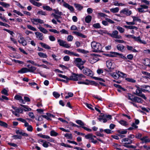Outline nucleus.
<instances>
[{
	"instance_id": "1",
	"label": "nucleus",
	"mask_w": 150,
	"mask_h": 150,
	"mask_svg": "<svg viewBox=\"0 0 150 150\" xmlns=\"http://www.w3.org/2000/svg\"><path fill=\"white\" fill-rule=\"evenodd\" d=\"M91 46L93 49V51L95 52H102V47L101 45L96 42H93L91 43Z\"/></svg>"
},
{
	"instance_id": "2",
	"label": "nucleus",
	"mask_w": 150,
	"mask_h": 150,
	"mask_svg": "<svg viewBox=\"0 0 150 150\" xmlns=\"http://www.w3.org/2000/svg\"><path fill=\"white\" fill-rule=\"evenodd\" d=\"M86 62V60H82L81 59L79 58H76L74 60V63L81 70H82L84 68L83 65Z\"/></svg>"
},
{
	"instance_id": "3",
	"label": "nucleus",
	"mask_w": 150,
	"mask_h": 150,
	"mask_svg": "<svg viewBox=\"0 0 150 150\" xmlns=\"http://www.w3.org/2000/svg\"><path fill=\"white\" fill-rule=\"evenodd\" d=\"M85 78V76L81 74H78L73 73L72 75L69 78V79L70 80L77 81L78 80H81L82 78Z\"/></svg>"
},
{
	"instance_id": "4",
	"label": "nucleus",
	"mask_w": 150,
	"mask_h": 150,
	"mask_svg": "<svg viewBox=\"0 0 150 150\" xmlns=\"http://www.w3.org/2000/svg\"><path fill=\"white\" fill-rule=\"evenodd\" d=\"M57 42L60 46L66 48H70L71 46L70 44L67 43L66 41L61 39L58 40Z\"/></svg>"
},
{
	"instance_id": "5",
	"label": "nucleus",
	"mask_w": 150,
	"mask_h": 150,
	"mask_svg": "<svg viewBox=\"0 0 150 150\" xmlns=\"http://www.w3.org/2000/svg\"><path fill=\"white\" fill-rule=\"evenodd\" d=\"M76 122L78 124L80 125L81 126L80 127H81L82 128H83L85 130H86L87 131H88L89 132H91L92 131L91 129L84 126H85L86 124L84 123L81 120H76Z\"/></svg>"
},
{
	"instance_id": "6",
	"label": "nucleus",
	"mask_w": 150,
	"mask_h": 150,
	"mask_svg": "<svg viewBox=\"0 0 150 150\" xmlns=\"http://www.w3.org/2000/svg\"><path fill=\"white\" fill-rule=\"evenodd\" d=\"M118 32L117 30H115L113 31L111 33H109L108 35L111 37L116 39H122V37L120 35H118Z\"/></svg>"
},
{
	"instance_id": "7",
	"label": "nucleus",
	"mask_w": 150,
	"mask_h": 150,
	"mask_svg": "<svg viewBox=\"0 0 150 150\" xmlns=\"http://www.w3.org/2000/svg\"><path fill=\"white\" fill-rule=\"evenodd\" d=\"M136 87L137 89L136 91V95L142 97L144 99H146V97L145 95L142 93L141 88L138 86H136Z\"/></svg>"
},
{
	"instance_id": "8",
	"label": "nucleus",
	"mask_w": 150,
	"mask_h": 150,
	"mask_svg": "<svg viewBox=\"0 0 150 150\" xmlns=\"http://www.w3.org/2000/svg\"><path fill=\"white\" fill-rule=\"evenodd\" d=\"M121 142L123 143V146L125 147L126 145H128V144H132L133 141L127 137L122 139Z\"/></svg>"
},
{
	"instance_id": "9",
	"label": "nucleus",
	"mask_w": 150,
	"mask_h": 150,
	"mask_svg": "<svg viewBox=\"0 0 150 150\" xmlns=\"http://www.w3.org/2000/svg\"><path fill=\"white\" fill-rule=\"evenodd\" d=\"M32 23L34 25H37L38 23L43 24L44 23L43 20L38 18H33L31 19Z\"/></svg>"
},
{
	"instance_id": "10",
	"label": "nucleus",
	"mask_w": 150,
	"mask_h": 150,
	"mask_svg": "<svg viewBox=\"0 0 150 150\" xmlns=\"http://www.w3.org/2000/svg\"><path fill=\"white\" fill-rule=\"evenodd\" d=\"M100 57V56L99 55L93 54L92 57L91 58V59H92L91 60L92 62L91 63H93L96 62L99 60V57Z\"/></svg>"
},
{
	"instance_id": "11",
	"label": "nucleus",
	"mask_w": 150,
	"mask_h": 150,
	"mask_svg": "<svg viewBox=\"0 0 150 150\" xmlns=\"http://www.w3.org/2000/svg\"><path fill=\"white\" fill-rule=\"evenodd\" d=\"M18 42L20 44H22L23 46H25L27 45V41L25 40L24 38L21 36H20L19 38V39L18 40Z\"/></svg>"
},
{
	"instance_id": "12",
	"label": "nucleus",
	"mask_w": 150,
	"mask_h": 150,
	"mask_svg": "<svg viewBox=\"0 0 150 150\" xmlns=\"http://www.w3.org/2000/svg\"><path fill=\"white\" fill-rule=\"evenodd\" d=\"M83 71L84 74L87 75L91 76L93 75L92 71L89 69L85 68Z\"/></svg>"
},
{
	"instance_id": "13",
	"label": "nucleus",
	"mask_w": 150,
	"mask_h": 150,
	"mask_svg": "<svg viewBox=\"0 0 150 150\" xmlns=\"http://www.w3.org/2000/svg\"><path fill=\"white\" fill-rule=\"evenodd\" d=\"M120 13L125 14L127 16H128L131 15L132 13V12L131 11L129 10L128 9L124 8L120 11Z\"/></svg>"
},
{
	"instance_id": "14",
	"label": "nucleus",
	"mask_w": 150,
	"mask_h": 150,
	"mask_svg": "<svg viewBox=\"0 0 150 150\" xmlns=\"http://www.w3.org/2000/svg\"><path fill=\"white\" fill-rule=\"evenodd\" d=\"M133 39L135 40V41H137L139 43L143 44H146V42L145 41L142 40H141L139 36L136 37L134 36V37H133Z\"/></svg>"
},
{
	"instance_id": "15",
	"label": "nucleus",
	"mask_w": 150,
	"mask_h": 150,
	"mask_svg": "<svg viewBox=\"0 0 150 150\" xmlns=\"http://www.w3.org/2000/svg\"><path fill=\"white\" fill-rule=\"evenodd\" d=\"M117 49L119 51L123 52L125 51V47L122 45L119 44L117 45L116 47Z\"/></svg>"
},
{
	"instance_id": "16",
	"label": "nucleus",
	"mask_w": 150,
	"mask_h": 150,
	"mask_svg": "<svg viewBox=\"0 0 150 150\" xmlns=\"http://www.w3.org/2000/svg\"><path fill=\"white\" fill-rule=\"evenodd\" d=\"M63 6L67 8L71 12H74V8L73 6H72L70 5L69 4L66 3H64V4H63Z\"/></svg>"
},
{
	"instance_id": "17",
	"label": "nucleus",
	"mask_w": 150,
	"mask_h": 150,
	"mask_svg": "<svg viewBox=\"0 0 150 150\" xmlns=\"http://www.w3.org/2000/svg\"><path fill=\"white\" fill-rule=\"evenodd\" d=\"M14 98L16 100H19L20 102L21 103L25 104V101L22 99V97L19 95H16L15 96Z\"/></svg>"
},
{
	"instance_id": "18",
	"label": "nucleus",
	"mask_w": 150,
	"mask_h": 150,
	"mask_svg": "<svg viewBox=\"0 0 150 150\" xmlns=\"http://www.w3.org/2000/svg\"><path fill=\"white\" fill-rule=\"evenodd\" d=\"M35 34L36 37L38 38L40 40H42L43 39L44 37L43 36V34L42 33L37 32H35Z\"/></svg>"
},
{
	"instance_id": "19",
	"label": "nucleus",
	"mask_w": 150,
	"mask_h": 150,
	"mask_svg": "<svg viewBox=\"0 0 150 150\" xmlns=\"http://www.w3.org/2000/svg\"><path fill=\"white\" fill-rule=\"evenodd\" d=\"M141 140L143 143H147L150 142V139L148 138L147 136H144L141 139Z\"/></svg>"
},
{
	"instance_id": "20",
	"label": "nucleus",
	"mask_w": 150,
	"mask_h": 150,
	"mask_svg": "<svg viewBox=\"0 0 150 150\" xmlns=\"http://www.w3.org/2000/svg\"><path fill=\"white\" fill-rule=\"evenodd\" d=\"M98 119L100 121H103V123H105L107 121L106 117L104 115L100 116Z\"/></svg>"
},
{
	"instance_id": "21",
	"label": "nucleus",
	"mask_w": 150,
	"mask_h": 150,
	"mask_svg": "<svg viewBox=\"0 0 150 150\" xmlns=\"http://www.w3.org/2000/svg\"><path fill=\"white\" fill-rule=\"evenodd\" d=\"M72 33H73L75 34L77 36L81 37L84 38H86V35L78 32L73 31Z\"/></svg>"
},
{
	"instance_id": "22",
	"label": "nucleus",
	"mask_w": 150,
	"mask_h": 150,
	"mask_svg": "<svg viewBox=\"0 0 150 150\" xmlns=\"http://www.w3.org/2000/svg\"><path fill=\"white\" fill-rule=\"evenodd\" d=\"M30 2L34 5L37 7H40L42 5V4L41 3L35 1L34 0H30Z\"/></svg>"
},
{
	"instance_id": "23",
	"label": "nucleus",
	"mask_w": 150,
	"mask_h": 150,
	"mask_svg": "<svg viewBox=\"0 0 150 150\" xmlns=\"http://www.w3.org/2000/svg\"><path fill=\"white\" fill-rule=\"evenodd\" d=\"M143 101V100L138 97L135 96L134 98L133 102H136L139 103H142Z\"/></svg>"
},
{
	"instance_id": "24",
	"label": "nucleus",
	"mask_w": 150,
	"mask_h": 150,
	"mask_svg": "<svg viewBox=\"0 0 150 150\" xmlns=\"http://www.w3.org/2000/svg\"><path fill=\"white\" fill-rule=\"evenodd\" d=\"M74 5L77 10L79 11H81L83 8V7L79 4L75 3Z\"/></svg>"
},
{
	"instance_id": "25",
	"label": "nucleus",
	"mask_w": 150,
	"mask_h": 150,
	"mask_svg": "<svg viewBox=\"0 0 150 150\" xmlns=\"http://www.w3.org/2000/svg\"><path fill=\"white\" fill-rule=\"evenodd\" d=\"M28 72V69L26 68H22L18 71V72L20 74Z\"/></svg>"
},
{
	"instance_id": "26",
	"label": "nucleus",
	"mask_w": 150,
	"mask_h": 150,
	"mask_svg": "<svg viewBox=\"0 0 150 150\" xmlns=\"http://www.w3.org/2000/svg\"><path fill=\"white\" fill-rule=\"evenodd\" d=\"M126 47L127 50L129 51H131L134 52H138V51L137 50L135 49L133 47L131 46H129L128 45H127Z\"/></svg>"
},
{
	"instance_id": "27",
	"label": "nucleus",
	"mask_w": 150,
	"mask_h": 150,
	"mask_svg": "<svg viewBox=\"0 0 150 150\" xmlns=\"http://www.w3.org/2000/svg\"><path fill=\"white\" fill-rule=\"evenodd\" d=\"M0 5L3 6L4 7L7 8L9 7L10 4L4 2H1L0 1Z\"/></svg>"
},
{
	"instance_id": "28",
	"label": "nucleus",
	"mask_w": 150,
	"mask_h": 150,
	"mask_svg": "<svg viewBox=\"0 0 150 150\" xmlns=\"http://www.w3.org/2000/svg\"><path fill=\"white\" fill-rule=\"evenodd\" d=\"M40 44L41 45L42 47L45 49H51V47L50 46L45 43L41 42L40 43Z\"/></svg>"
},
{
	"instance_id": "29",
	"label": "nucleus",
	"mask_w": 150,
	"mask_h": 150,
	"mask_svg": "<svg viewBox=\"0 0 150 150\" xmlns=\"http://www.w3.org/2000/svg\"><path fill=\"white\" fill-rule=\"evenodd\" d=\"M117 74L119 76V77H121L122 78H125L127 76V75L126 74L119 71H117Z\"/></svg>"
},
{
	"instance_id": "30",
	"label": "nucleus",
	"mask_w": 150,
	"mask_h": 150,
	"mask_svg": "<svg viewBox=\"0 0 150 150\" xmlns=\"http://www.w3.org/2000/svg\"><path fill=\"white\" fill-rule=\"evenodd\" d=\"M20 105L21 107L24 108V110L25 111H30L31 110V109L29 108L28 105L20 104Z\"/></svg>"
},
{
	"instance_id": "31",
	"label": "nucleus",
	"mask_w": 150,
	"mask_h": 150,
	"mask_svg": "<svg viewBox=\"0 0 150 150\" xmlns=\"http://www.w3.org/2000/svg\"><path fill=\"white\" fill-rule=\"evenodd\" d=\"M124 27L126 28L130 29H135L136 30H137L138 29V28L137 27L132 26V25H125Z\"/></svg>"
},
{
	"instance_id": "32",
	"label": "nucleus",
	"mask_w": 150,
	"mask_h": 150,
	"mask_svg": "<svg viewBox=\"0 0 150 150\" xmlns=\"http://www.w3.org/2000/svg\"><path fill=\"white\" fill-rule=\"evenodd\" d=\"M144 65L149 67H150V59H146L144 61Z\"/></svg>"
},
{
	"instance_id": "33",
	"label": "nucleus",
	"mask_w": 150,
	"mask_h": 150,
	"mask_svg": "<svg viewBox=\"0 0 150 150\" xmlns=\"http://www.w3.org/2000/svg\"><path fill=\"white\" fill-rule=\"evenodd\" d=\"M92 17L91 16L88 15L87 16L85 19V22L87 23H89L91 21Z\"/></svg>"
},
{
	"instance_id": "34",
	"label": "nucleus",
	"mask_w": 150,
	"mask_h": 150,
	"mask_svg": "<svg viewBox=\"0 0 150 150\" xmlns=\"http://www.w3.org/2000/svg\"><path fill=\"white\" fill-rule=\"evenodd\" d=\"M38 54L41 58H47V57L46 54L41 52H38Z\"/></svg>"
},
{
	"instance_id": "35",
	"label": "nucleus",
	"mask_w": 150,
	"mask_h": 150,
	"mask_svg": "<svg viewBox=\"0 0 150 150\" xmlns=\"http://www.w3.org/2000/svg\"><path fill=\"white\" fill-rule=\"evenodd\" d=\"M106 64L107 67L109 69H110L111 68L112 63L111 61L108 60L106 62Z\"/></svg>"
},
{
	"instance_id": "36",
	"label": "nucleus",
	"mask_w": 150,
	"mask_h": 150,
	"mask_svg": "<svg viewBox=\"0 0 150 150\" xmlns=\"http://www.w3.org/2000/svg\"><path fill=\"white\" fill-rule=\"evenodd\" d=\"M141 87L146 88L147 92H150V86L146 85H144L141 86Z\"/></svg>"
},
{
	"instance_id": "37",
	"label": "nucleus",
	"mask_w": 150,
	"mask_h": 150,
	"mask_svg": "<svg viewBox=\"0 0 150 150\" xmlns=\"http://www.w3.org/2000/svg\"><path fill=\"white\" fill-rule=\"evenodd\" d=\"M117 29L119 31L120 33H123L124 32L125 29L122 27L118 26L116 27Z\"/></svg>"
},
{
	"instance_id": "38",
	"label": "nucleus",
	"mask_w": 150,
	"mask_h": 150,
	"mask_svg": "<svg viewBox=\"0 0 150 150\" xmlns=\"http://www.w3.org/2000/svg\"><path fill=\"white\" fill-rule=\"evenodd\" d=\"M38 28L40 30L41 32L44 33L46 34L48 32V31L46 29L42 27H39Z\"/></svg>"
},
{
	"instance_id": "39",
	"label": "nucleus",
	"mask_w": 150,
	"mask_h": 150,
	"mask_svg": "<svg viewBox=\"0 0 150 150\" xmlns=\"http://www.w3.org/2000/svg\"><path fill=\"white\" fill-rule=\"evenodd\" d=\"M142 73L144 75L146 76H144L145 78H149V77H150V73L145 71H142Z\"/></svg>"
},
{
	"instance_id": "40",
	"label": "nucleus",
	"mask_w": 150,
	"mask_h": 150,
	"mask_svg": "<svg viewBox=\"0 0 150 150\" xmlns=\"http://www.w3.org/2000/svg\"><path fill=\"white\" fill-rule=\"evenodd\" d=\"M111 76L115 79H117L119 78V76L117 72H114L111 74Z\"/></svg>"
},
{
	"instance_id": "41",
	"label": "nucleus",
	"mask_w": 150,
	"mask_h": 150,
	"mask_svg": "<svg viewBox=\"0 0 150 150\" xmlns=\"http://www.w3.org/2000/svg\"><path fill=\"white\" fill-rule=\"evenodd\" d=\"M43 9L46 10L47 11H51L52 10V8L48 6H42Z\"/></svg>"
},
{
	"instance_id": "42",
	"label": "nucleus",
	"mask_w": 150,
	"mask_h": 150,
	"mask_svg": "<svg viewBox=\"0 0 150 150\" xmlns=\"http://www.w3.org/2000/svg\"><path fill=\"white\" fill-rule=\"evenodd\" d=\"M117 132L121 134H125L127 133V131L126 129L119 130L117 131Z\"/></svg>"
},
{
	"instance_id": "43",
	"label": "nucleus",
	"mask_w": 150,
	"mask_h": 150,
	"mask_svg": "<svg viewBox=\"0 0 150 150\" xmlns=\"http://www.w3.org/2000/svg\"><path fill=\"white\" fill-rule=\"evenodd\" d=\"M110 54L111 57H115L120 54L119 53L115 52H110Z\"/></svg>"
},
{
	"instance_id": "44",
	"label": "nucleus",
	"mask_w": 150,
	"mask_h": 150,
	"mask_svg": "<svg viewBox=\"0 0 150 150\" xmlns=\"http://www.w3.org/2000/svg\"><path fill=\"white\" fill-rule=\"evenodd\" d=\"M111 12L113 13H117L119 10V8L118 7H116L114 8H111L110 9Z\"/></svg>"
},
{
	"instance_id": "45",
	"label": "nucleus",
	"mask_w": 150,
	"mask_h": 150,
	"mask_svg": "<svg viewBox=\"0 0 150 150\" xmlns=\"http://www.w3.org/2000/svg\"><path fill=\"white\" fill-rule=\"evenodd\" d=\"M132 17L133 19V21H134V22L138 21L139 22H141V19L138 18V17L134 16H132Z\"/></svg>"
},
{
	"instance_id": "46",
	"label": "nucleus",
	"mask_w": 150,
	"mask_h": 150,
	"mask_svg": "<svg viewBox=\"0 0 150 150\" xmlns=\"http://www.w3.org/2000/svg\"><path fill=\"white\" fill-rule=\"evenodd\" d=\"M134 96L130 94H128V99L131 100L132 102H133L134 100Z\"/></svg>"
},
{
	"instance_id": "47",
	"label": "nucleus",
	"mask_w": 150,
	"mask_h": 150,
	"mask_svg": "<svg viewBox=\"0 0 150 150\" xmlns=\"http://www.w3.org/2000/svg\"><path fill=\"white\" fill-rule=\"evenodd\" d=\"M36 68L34 67L31 66L28 69V72H33L36 69Z\"/></svg>"
},
{
	"instance_id": "48",
	"label": "nucleus",
	"mask_w": 150,
	"mask_h": 150,
	"mask_svg": "<svg viewBox=\"0 0 150 150\" xmlns=\"http://www.w3.org/2000/svg\"><path fill=\"white\" fill-rule=\"evenodd\" d=\"M38 136H40L41 138L46 139H48L50 138V137L48 135H43L42 134H38Z\"/></svg>"
},
{
	"instance_id": "49",
	"label": "nucleus",
	"mask_w": 150,
	"mask_h": 150,
	"mask_svg": "<svg viewBox=\"0 0 150 150\" xmlns=\"http://www.w3.org/2000/svg\"><path fill=\"white\" fill-rule=\"evenodd\" d=\"M86 82L83 81H78L77 82V83L78 84H84L86 85H88L89 84V82L86 79Z\"/></svg>"
},
{
	"instance_id": "50",
	"label": "nucleus",
	"mask_w": 150,
	"mask_h": 150,
	"mask_svg": "<svg viewBox=\"0 0 150 150\" xmlns=\"http://www.w3.org/2000/svg\"><path fill=\"white\" fill-rule=\"evenodd\" d=\"M50 134L52 136H56L58 134L54 130H52L50 132Z\"/></svg>"
},
{
	"instance_id": "51",
	"label": "nucleus",
	"mask_w": 150,
	"mask_h": 150,
	"mask_svg": "<svg viewBox=\"0 0 150 150\" xmlns=\"http://www.w3.org/2000/svg\"><path fill=\"white\" fill-rule=\"evenodd\" d=\"M53 10L54 11L55 14L59 15L61 16L63 14L62 12L59 11L58 9H54Z\"/></svg>"
},
{
	"instance_id": "52",
	"label": "nucleus",
	"mask_w": 150,
	"mask_h": 150,
	"mask_svg": "<svg viewBox=\"0 0 150 150\" xmlns=\"http://www.w3.org/2000/svg\"><path fill=\"white\" fill-rule=\"evenodd\" d=\"M64 136L68 139H72V136L71 134L66 133L65 134Z\"/></svg>"
},
{
	"instance_id": "53",
	"label": "nucleus",
	"mask_w": 150,
	"mask_h": 150,
	"mask_svg": "<svg viewBox=\"0 0 150 150\" xmlns=\"http://www.w3.org/2000/svg\"><path fill=\"white\" fill-rule=\"evenodd\" d=\"M0 125L1 126L7 127H8V124L6 122L0 120Z\"/></svg>"
},
{
	"instance_id": "54",
	"label": "nucleus",
	"mask_w": 150,
	"mask_h": 150,
	"mask_svg": "<svg viewBox=\"0 0 150 150\" xmlns=\"http://www.w3.org/2000/svg\"><path fill=\"white\" fill-rule=\"evenodd\" d=\"M27 27L30 30L33 31H36V28L33 27V26H32L30 25H27Z\"/></svg>"
},
{
	"instance_id": "55",
	"label": "nucleus",
	"mask_w": 150,
	"mask_h": 150,
	"mask_svg": "<svg viewBox=\"0 0 150 150\" xmlns=\"http://www.w3.org/2000/svg\"><path fill=\"white\" fill-rule=\"evenodd\" d=\"M53 94L54 97L57 98L59 97L60 95L57 92L54 91L53 93Z\"/></svg>"
},
{
	"instance_id": "56",
	"label": "nucleus",
	"mask_w": 150,
	"mask_h": 150,
	"mask_svg": "<svg viewBox=\"0 0 150 150\" xmlns=\"http://www.w3.org/2000/svg\"><path fill=\"white\" fill-rule=\"evenodd\" d=\"M93 27L96 28H101L100 25L98 23H97L93 24Z\"/></svg>"
},
{
	"instance_id": "57",
	"label": "nucleus",
	"mask_w": 150,
	"mask_h": 150,
	"mask_svg": "<svg viewBox=\"0 0 150 150\" xmlns=\"http://www.w3.org/2000/svg\"><path fill=\"white\" fill-rule=\"evenodd\" d=\"M38 14H40L41 15L46 16L47 15V14L46 13V12L44 11H43L42 10L39 11L38 13Z\"/></svg>"
},
{
	"instance_id": "58",
	"label": "nucleus",
	"mask_w": 150,
	"mask_h": 150,
	"mask_svg": "<svg viewBox=\"0 0 150 150\" xmlns=\"http://www.w3.org/2000/svg\"><path fill=\"white\" fill-rule=\"evenodd\" d=\"M1 93L5 95L8 96V91L6 90L5 89H4L2 90L1 91Z\"/></svg>"
},
{
	"instance_id": "59",
	"label": "nucleus",
	"mask_w": 150,
	"mask_h": 150,
	"mask_svg": "<svg viewBox=\"0 0 150 150\" xmlns=\"http://www.w3.org/2000/svg\"><path fill=\"white\" fill-rule=\"evenodd\" d=\"M126 80L129 82H131L133 83H134L136 82V81L132 78H126Z\"/></svg>"
},
{
	"instance_id": "60",
	"label": "nucleus",
	"mask_w": 150,
	"mask_h": 150,
	"mask_svg": "<svg viewBox=\"0 0 150 150\" xmlns=\"http://www.w3.org/2000/svg\"><path fill=\"white\" fill-rule=\"evenodd\" d=\"M117 88V91L119 92H121L122 91H125V88L122 87L120 85Z\"/></svg>"
},
{
	"instance_id": "61",
	"label": "nucleus",
	"mask_w": 150,
	"mask_h": 150,
	"mask_svg": "<svg viewBox=\"0 0 150 150\" xmlns=\"http://www.w3.org/2000/svg\"><path fill=\"white\" fill-rule=\"evenodd\" d=\"M85 137L86 139H91L93 137V134H89L87 135H86L85 136Z\"/></svg>"
},
{
	"instance_id": "62",
	"label": "nucleus",
	"mask_w": 150,
	"mask_h": 150,
	"mask_svg": "<svg viewBox=\"0 0 150 150\" xmlns=\"http://www.w3.org/2000/svg\"><path fill=\"white\" fill-rule=\"evenodd\" d=\"M119 122L121 125L124 126H126L127 125V122L126 121L123 120L120 121Z\"/></svg>"
},
{
	"instance_id": "63",
	"label": "nucleus",
	"mask_w": 150,
	"mask_h": 150,
	"mask_svg": "<svg viewBox=\"0 0 150 150\" xmlns=\"http://www.w3.org/2000/svg\"><path fill=\"white\" fill-rule=\"evenodd\" d=\"M73 38V37L71 35L68 36L67 38V40L68 41H71Z\"/></svg>"
},
{
	"instance_id": "64",
	"label": "nucleus",
	"mask_w": 150,
	"mask_h": 150,
	"mask_svg": "<svg viewBox=\"0 0 150 150\" xmlns=\"http://www.w3.org/2000/svg\"><path fill=\"white\" fill-rule=\"evenodd\" d=\"M27 129L28 131L31 132L33 130V128L32 126L30 125L27 127Z\"/></svg>"
}]
</instances>
